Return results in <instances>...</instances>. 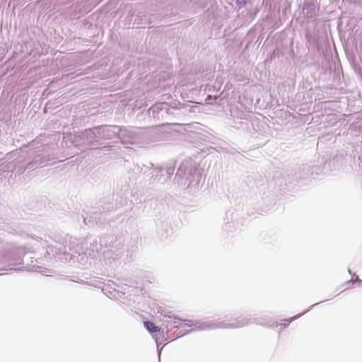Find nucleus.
Returning a JSON list of instances; mask_svg holds the SVG:
<instances>
[{"label": "nucleus", "mask_w": 362, "mask_h": 362, "mask_svg": "<svg viewBox=\"0 0 362 362\" xmlns=\"http://www.w3.org/2000/svg\"><path fill=\"white\" fill-rule=\"evenodd\" d=\"M217 98H217V96H215V97L214 98V100H216Z\"/></svg>", "instance_id": "4"}, {"label": "nucleus", "mask_w": 362, "mask_h": 362, "mask_svg": "<svg viewBox=\"0 0 362 362\" xmlns=\"http://www.w3.org/2000/svg\"><path fill=\"white\" fill-rule=\"evenodd\" d=\"M144 325L146 329L151 333H157L160 331V327L156 326L151 321H145Z\"/></svg>", "instance_id": "1"}, {"label": "nucleus", "mask_w": 362, "mask_h": 362, "mask_svg": "<svg viewBox=\"0 0 362 362\" xmlns=\"http://www.w3.org/2000/svg\"><path fill=\"white\" fill-rule=\"evenodd\" d=\"M212 99V96L211 95H209L206 98V103L207 104H209L210 103V101Z\"/></svg>", "instance_id": "3"}, {"label": "nucleus", "mask_w": 362, "mask_h": 362, "mask_svg": "<svg viewBox=\"0 0 362 362\" xmlns=\"http://www.w3.org/2000/svg\"><path fill=\"white\" fill-rule=\"evenodd\" d=\"M292 321V319H290V320H285V323L284 324H281V327H286Z\"/></svg>", "instance_id": "2"}]
</instances>
